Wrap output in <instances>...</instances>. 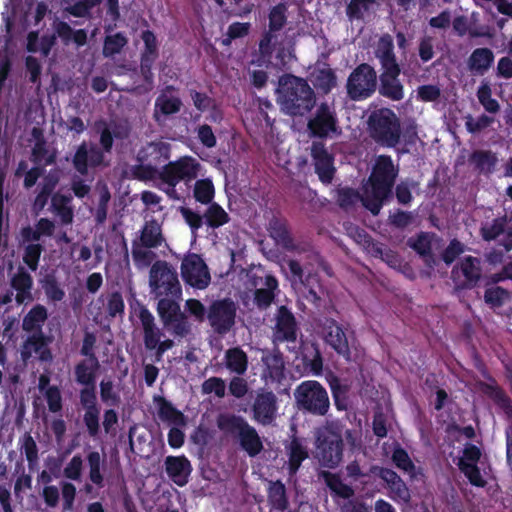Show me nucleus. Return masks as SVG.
<instances>
[{
  "label": "nucleus",
  "mask_w": 512,
  "mask_h": 512,
  "mask_svg": "<svg viewBox=\"0 0 512 512\" xmlns=\"http://www.w3.org/2000/svg\"><path fill=\"white\" fill-rule=\"evenodd\" d=\"M182 101L179 97H169L165 93H161L155 100L154 118L159 121V114L169 116L180 111Z\"/></svg>",
  "instance_id": "obj_42"
},
{
  "label": "nucleus",
  "mask_w": 512,
  "mask_h": 512,
  "mask_svg": "<svg viewBox=\"0 0 512 512\" xmlns=\"http://www.w3.org/2000/svg\"><path fill=\"white\" fill-rule=\"evenodd\" d=\"M375 56L379 60L382 70L400 68L394 53L393 38L389 34H384L379 38Z\"/></svg>",
  "instance_id": "obj_28"
},
{
  "label": "nucleus",
  "mask_w": 512,
  "mask_h": 512,
  "mask_svg": "<svg viewBox=\"0 0 512 512\" xmlns=\"http://www.w3.org/2000/svg\"><path fill=\"white\" fill-rule=\"evenodd\" d=\"M184 282L197 289H205L211 281L208 266L199 254L188 253L181 263Z\"/></svg>",
  "instance_id": "obj_14"
},
{
  "label": "nucleus",
  "mask_w": 512,
  "mask_h": 512,
  "mask_svg": "<svg viewBox=\"0 0 512 512\" xmlns=\"http://www.w3.org/2000/svg\"><path fill=\"white\" fill-rule=\"evenodd\" d=\"M47 318V309L37 304L24 316L22 327L27 332H42V326Z\"/></svg>",
  "instance_id": "obj_39"
},
{
  "label": "nucleus",
  "mask_w": 512,
  "mask_h": 512,
  "mask_svg": "<svg viewBox=\"0 0 512 512\" xmlns=\"http://www.w3.org/2000/svg\"><path fill=\"white\" fill-rule=\"evenodd\" d=\"M511 296V292L506 288L498 285H489V283H487L483 298L489 308L498 311L511 301Z\"/></svg>",
  "instance_id": "obj_34"
},
{
  "label": "nucleus",
  "mask_w": 512,
  "mask_h": 512,
  "mask_svg": "<svg viewBox=\"0 0 512 512\" xmlns=\"http://www.w3.org/2000/svg\"><path fill=\"white\" fill-rule=\"evenodd\" d=\"M399 174L389 155H379L372 167L367 181L362 187V205L374 216L378 215L384 205L393 195V187Z\"/></svg>",
  "instance_id": "obj_1"
},
{
  "label": "nucleus",
  "mask_w": 512,
  "mask_h": 512,
  "mask_svg": "<svg viewBox=\"0 0 512 512\" xmlns=\"http://www.w3.org/2000/svg\"><path fill=\"white\" fill-rule=\"evenodd\" d=\"M201 170V164L192 156H182L175 161H169L161 168L160 181L163 184L186 185L195 180Z\"/></svg>",
  "instance_id": "obj_9"
},
{
  "label": "nucleus",
  "mask_w": 512,
  "mask_h": 512,
  "mask_svg": "<svg viewBox=\"0 0 512 512\" xmlns=\"http://www.w3.org/2000/svg\"><path fill=\"white\" fill-rule=\"evenodd\" d=\"M11 286L17 291L15 299L18 304H22L25 300L31 299L33 279L23 267H20L18 272L12 277Z\"/></svg>",
  "instance_id": "obj_35"
},
{
  "label": "nucleus",
  "mask_w": 512,
  "mask_h": 512,
  "mask_svg": "<svg viewBox=\"0 0 512 512\" xmlns=\"http://www.w3.org/2000/svg\"><path fill=\"white\" fill-rule=\"evenodd\" d=\"M268 231L278 245L287 250L294 248V241L285 219L273 216L269 221Z\"/></svg>",
  "instance_id": "obj_32"
},
{
  "label": "nucleus",
  "mask_w": 512,
  "mask_h": 512,
  "mask_svg": "<svg viewBox=\"0 0 512 512\" xmlns=\"http://www.w3.org/2000/svg\"><path fill=\"white\" fill-rule=\"evenodd\" d=\"M334 405L338 411H345L348 408L349 387L335 375L328 380Z\"/></svg>",
  "instance_id": "obj_45"
},
{
  "label": "nucleus",
  "mask_w": 512,
  "mask_h": 512,
  "mask_svg": "<svg viewBox=\"0 0 512 512\" xmlns=\"http://www.w3.org/2000/svg\"><path fill=\"white\" fill-rule=\"evenodd\" d=\"M79 400L84 410L83 424L88 435L96 439L101 433V407L98 404L96 385L83 387L79 392Z\"/></svg>",
  "instance_id": "obj_12"
},
{
  "label": "nucleus",
  "mask_w": 512,
  "mask_h": 512,
  "mask_svg": "<svg viewBox=\"0 0 512 512\" xmlns=\"http://www.w3.org/2000/svg\"><path fill=\"white\" fill-rule=\"evenodd\" d=\"M160 173L161 169H158L145 162H139V164L134 165L132 168V174L134 178L140 181H150L155 179L160 180Z\"/></svg>",
  "instance_id": "obj_60"
},
{
  "label": "nucleus",
  "mask_w": 512,
  "mask_h": 512,
  "mask_svg": "<svg viewBox=\"0 0 512 512\" xmlns=\"http://www.w3.org/2000/svg\"><path fill=\"white\" fill-rule=\"evenodd\" d=\"M40 284L48 300L52 302H60L65 297V291L61 287L54 273L46 274Z\"/></svg>",
  "instance_id": "obj_47"
},
{
  "label": "nucleus",
  "mask_w": 512,
  "mask_h": 512,
  "mask_svg": "<svg viewBox=\"0 0 512 512\" xmlns=\"http://www.w3.org/2000/svg\"><path fill=\"white\" fill-rule=\"evenodd\" d=\"M261 361L264 365L263 376L272 383L284 378L285 362L283 354L278 349L263 353Z\"/></svg>",
  "instance_id": "obj_24"
},
{
  "label": "nucleus",
  "mask_w": 512,
  "mask_h": 512,
  "mask_svg": "<svg viewBox=\"0 0 512 512\" xmlns=\"http://www.w3.org/2000/svg\"><path fill=\"white\" fill-rule=\"evenodd\" d=\"M277 102L284 114L298 117L306 115L313 109L316 96L307 80L286 74L279 80Z\"/></svg>",
  "instance_id": "obj_2"
},
{
  "label": "nucleus",
  "mask_w": 512,
  "mask_h": 512,
  "mask_svg": "<svg viewBox=\"0 0 512 512\" xmlns=\"http://www.w3.org/2000/svg\"><path fill=\"white\" fill-rule=\"evenodd\" d=\"M420 257H432V235L428 232H420L416 237H411L407 242Z\"/></svg>",
  "instance_id": "obj_50"
},
{
  "label": "nucleus",
  "mask_w": 512,
  "mask_h": 512,
  "mask_svg": "<svg viewBox=\"0 0 512 512\" xmlns=\"http://www.w3.org/2000/svg\"><path fill=\"white\" fill-rule=\"evenodd\" d=\"M252 419L263 425H271L277 417L278 398L268 389L261 388L256 392L251 405Z\"/></svg>",
  "instance_id": "obj_16"
},
{
  "label": "nucleus",
  "mask_w": 512,
  "mask_h": 512,
  "mask_svg": "<svg viewBox=\"0 0 512 512\" xmlns=\"http://www.w3.org/2000/svg\"><path fill=\"white\" fill-rule=\"evenodd\" d=\"M484 392L508 417L512 418V400L500 386L496 383L486 384Z\"/></svg>",
  "instance_id": "obj_46"
},
{
  "label": "nucleus",
  "mask_w": 512,
  "mask_h": 512,
  "mask_svg": "<svg viewBox=\"0 0 512 512\" xmlns=\"http://www.w3.org/2000/svg\"><path fill=\"white\" fill-rule=\"evenodd\" d=\"M370 137L379 145L396 147L401 140V124L396 113L390 108L373 110L367 120Z\"/></svg>",
  "instance_id": "obj_5"
},
{
  "label": "nucleus",
  "mask_w": 512,
  "mask_h": 512,
  "mask_svg": "<svg viewBox=\"0 0 512 512\" xmlns=\"http://www.w3.org/2000/svg\"><path fill=\"white\" fill-rule=\"evenodd\" d=\"M458 467L461 472L465 475L471 485L484 488L487 484L486 480L482 477L481 472L477 464L469 463L464 460H460Z\"/></svg>",
  "instance_id": "obj_57"
},
{
  "label": "nucleus",
  "mask_w": 512,
  "mask_h": 512,
  "mask_svg": "<svg viewBox=\"0 0 512 512\" xmlns=\"http://www.w3.org/2000/svg\"><path fill=\"white\" fill-rule=\"evenodd\" d=\"M377 73L368 63L356 66L346 82V93L353 101H362L370 98L377 89Z\"/></svg>",
  "instance_id": "obj_8"
},
{
  "label": "nucleus",
  "mask_w": 512,
  "mask_h": 512,
  "mask_svg": "<svg viewBox=\"0 0 512 512\" xmlns=\"http://www.w3.org/2000/svg\"><path fill=\"white\" fill-rule=\"evenodd\" d=\"M218 428L225 434L237 440L241 449L250 457L259 455L264 446L256 428L236 414H221L217 419Z\"/></svg>",
  "instance_id": "obj_3"
},
{
  "label": "nucleus",
  "mask_w": 512,
  "mask_h": 512,
  "mask_svg": "<svg viewBox=\"0 0 512 512\" xmlns=\"http://www.w3.org/2000/svg\"><path fill=\"white\" fill-rule=\"evenodd\" d=\"M307 127L312 137L320 139L341 133L337 114L327 103H321L318 106L314 116L309 119Z\"/></svg>",
  "instance_id": "obj_13"
},
{
  "label": "nucleus",
  "mask_w": 512,
  "mask_h": 512,
  "mask_svg": "<svg viewBox=\"0 0 512 512\" xmlns=\"http://www.w3.org/2000/svg\"><path fill=\"white\" fill-rule=\"evenodd\" d=\"M400 68L383 70L379 76L378 92L381 96L392 100L400 101L404 98V86L399 80Z\"/></svg>",
  "instance_id": "obj_22"
},
{
  "label": "nucleus",
  "mask_w": 512,
  "mask_h": 512,
  "mask_svg": "<svg viewBox=\"0 0 512 512\" xmlns=\"http://www.w3.org/2000/svg\"><path fill=\"white\" fill-rule=\"evenodd\" d=\"M128 40L122 32L107 35L104 39L103 54L105 57H112L121 52Z\"/></svg>",
  "instance_id": "obj_54"
},
{
  "label": "nucleus",
  "mask_w": 512,
  "mask_h": 512,
  "mask_svg": "<svg viewBox=\"0 0 512 512\" xmlns=\"http://www.w3.org/2000/svg\"><path fill=\"white\" fill-rule=\"evenodd\" d=\"M288 268L292 276L296 279H298L306 288H308L309 294L315 299H320L319 294L317 291L310 285L311 281H318L316 279V276L308 275L305 279L304 272L301 264L297 260H289L288 261Z\"/></svg>",
  "instance_id": "obj_53"
},
{
  "label": "nucleus",
  "mask_w": 512,
  "mask_h": 512,
  "mask_svg": "<svg viewBox=\"0 0 512 512\" xmlns=\"http://www.w3.org/2000/svg\"><path fill=\"white\" fill-rule=\"evenodd\" d=\"M86 460L89 468V480L98 488H103V469L105 466V457L102 456L98 451H90L86 456Z\"/></svg>",
  "instance_id": "obj_37"
},
{
  "label": "nucleus",
  "mask_w": 512,
  "mask_h": 512,
  "mask_svg": "<svg viewBox=\"0 0 512 512\" xmlns=\"http://www.w3.org/2000/svg\"><path fill=\"white\" fill-rule=\"evenodd\" d=\"M226 368L237 375H244L248 369V356L241 347H232L225 352Z\"/></svg>",
  "instance_id": "obj_36"
},
{
  "label": "nucleus",
  "mask_w": 512,
  "mask_h": 512,
  "mask_svg": "<svg viewBox=\"0 0 512 512\" xmlns=\"http://www.w3.org/2000/svg\"><path fill=\"white\" fill-rule=\"evenodd\" d=\"M193 197L203 205L214 202L215 187L212 180L209 178L196 180L193 187Z\"/></svg>",
  "instance_id": "obj_48"
},
{
  "label": "nucleus",
  "mask_w": 512,
  "mask_h": 512,
  "mask_svg": "<svg viewBox=\"0 0 512 512\" xmlns=\"http://www.w3.org/2000/svg\"><path fill=\"white\" fill-rule=\"evenodd\" d=\"M379 478L386 483L389 497L397 503H408L411 499L409 488L403 479L392 469L380 467Z\"/></svg>",
  "instance_id": "obj_21"
},
{
  "label": "nucleus",
  "mask_w": 512,
  "mask_h": 512,
  "mask_svg": "<svg viewBox=\"0 0 512 512\" xmlns=\"http://www.w3.org/2000/svg\"><path fill=\"white\" fill-rule=\"evenodd\" d=\"M315 457L321 466L335 469L343 459V435L340 425L331 422L316 431Z\"/></svg>",
  "instance_id": "obj_4"
},
{
  "label": "nucleus",
  "mask_w": 512,
  "mask_h": 512,
  "mask_svg": "<svg viewBox=\"0 0 512 512\" xmlns=\"http://www.w3.org/2000/svg\"><path fill=\"white\" fill-rule=\"evenodd\" d=\"M237 305L231 298L213 301L207 313V319L213 331L225 335L235 325Z\"/></svg>",
  "instance_id": "obj_11"
},
{
  "label": "nucleus",
  "mask_w": 512,
  "mask_h": 512,
  "mask_svg": "<svg viewBox=\"0 0 512 512\" xmlns=\"http://www.w3.org/2000/svg\"><path fill=\"white\" fill-rule=\"evenodd\" d=\"M171 146L163 141H153L143 146L137 154L138 162H145L158 169H161L169 160Z\"/></svg>",
  "instance_id": "obj_20"
},
{
  "label": "nucleus",
  "mask_w": 512,
  "mask_h": 512,
  "mask_svg": "<svg viewBox=\"0 0 512 512\" xmlns=\"http://www.w3.org/2000/svg\"><path fill=\"white\" fill-rule=\"evenodd\" d=\"M20 442L21 452L25 455L29 468L33 469L39 459L36 441L29 432H26L20 439Z\"/></svg>",
  "instance_id": "obj_55"
},
{
  "label": "nucleus",
  "mask_w": 512,
  "mask_h": 512,
  "mask_svg": "<svg viewBox=\"0 0 512 512\" xmlns=\"http://www.w3.org/2000/svg\"><path fill=\"white\" fill-rule=\"evenodd\" d=\"M154 402L157 404L158 418L169 425L185 426L186 417L169 400L163 396H154Z\"/></svg>",
  "instance_id": "obj_27"
},
{
  "label": "nucleus",
  "mask_w": 512,
  "mask_h": 512,
  "mask_svg": "<svg viewBox=\"0 0 512 512\" xmlns=\"http://www.w3.org/2000/svg\"><path fill=\"white\" fill-rule=\"evenodd\" d=\"M150 286L157 295L178 298L182 293L177 273L165 261H157L152 265Z\"/></svg>",
  "instance_id": "obj_10"
},
{
  "label": "nucleus",
  "mask_w": 512,
  "mask_h": 512,
  "mask_svg": "<svg viewBox=\"0 0 512 512\" xmlns=\"http://www.w3.org/2000/svg\"><path fill=\"white\" fill-rule=\"evenodd\" d=\"M268 20L269 31H281L287 23V6L284 3L273 6L269 11Z\"/></svg>",
  "instance_id": "obj_52"
},
{
  "label": "nucleus",
  "mask_w": 512,
  "mask_h": 512,
  "mask_svg": "<svg viewBox=\"0 0 512 512\" xmlns=\"http://www.w3.org/2000/svg\"><path fill=\"white\" fill-rule=\"evenodd\" d=\"M150 249L151 248H146L142 244H139L136 240L133 241L131 254L136 266L148 267L152 264L156 258V254Z\"/></svg>",
  "instance_id": "obj_56"
},
{
  "label": "nucleus",
  "mask_w": 512,
  "mask_h": 512,
  "mask_svg": "<svg viewBox=\"0 0 512 512\" xmlns=\"http://www.w3.org/2000/svg\"><path fill=\"white\" fill-rule=\"evenodd\" d=\"M316 86L324 93H329L337 84V78L332 69H322L315 79Z\"/></svg>",
  "instance_id": "obj_64"
},
{
  "label": "nucleus",
  "mask_w": 512,
  "mask_h": 512,
  "mask_svg": "<svg viewBox=\"0 0 512 512\" xmlns=\"http://www.w3.org/2000/svg\"><path fill=\"white\" fill-rule=\"evenodd\" d=\"M157 311L166 327L170 326L171 320L183 313L180 305L174 299L162 298L158 301Z\"/></svg>",
  "instance_id": "obj_51"
},
{
  "label": "nucleus",
  "mask_w": 512,
  "mask_h": 512,
  "mask_svg": "<svg viewBox=\"0 0 512 512\" xmlns=\"http://www.w3.org/2000/svg\"><path fill=\"white\" fill-rule=\"evenodd\" d=\"M494 52L487 47L476 48L467 59V67L474 76H483L493 66Z\"/></svg>",
  "instance_id": "obj_25"
},
{
  "label": "nucleus",
  "mask_w": 512,
  "mask_h": 512,
  "mask_svg": "<svg viewBox=\"0 0 512 512\" xmlns=\"http://www.w3.org/2000/svg\"><path fill=\"white\" fill-rule=\"evenodd\" d=\"M72 163L79 174L87 175L89 167L96 168L104 163V153L96 145L88 147L86 142H82L73 156Z\"/></svg>",
  "instance_id": "obj_19"
},
{
  "label": "nucleus",
  "mask_w": 512,
  "mask_h": 512,
  "mask_svg": "<svg viewBox=\"0 0 512 512\" xmlns=\"http://www.w3.org/2000/svg\"><path fill=\"white\" fill-rule=\"evenodd\" d=\"M511 220L507 214L494 218L490 223L482 225L480 228V235L484 241L491 242L497 240L502 234H506V227Z\"/></svg>",
  "instance_id": "obj_40"
},
{
  "label": "nucleus",
  "mask_w": 512,
  "mask_h": 512,
  "mask_svg": "<svg viewBox=\"0 0 512 512\" xmlns=\"http://www.w3.org/2000/svg\"><path fill=\"white\" fill-rule=\"evenodd\" d=\"M308 450L302 442L294 437L288 446V471L290 475H295L302 462L308 458Z\"/></svg>",
  "instance_id": "obj_38"
},
{
  "label": "nucleus",
  "mask_w": 512,
  "mask_h": 512,
  "mask_svg": "<svg viewBox=\"0 0 512 512\" xmlns=\"http://www.w3.org/2000/svg\"><path fill=\"white\" fill-rule=\"evenodd\" d=\"M376 0H351L346 7V14L349 19H362L365 12H369Z\"/></svg>",
  "instance_id": "obj_59"
},
{
  "label": "nucleus",
  "mask_w": 512,
  "mask_h": 512,
  "mask_svg": "<svg viewBox=\"0 0 512 512\" xmlns=\"http://www.w3.org/2000/svg\"><path fill=\"white\" fill-rule=\"evenodd\" d=\"M265 286L266 288H259L254 292V303L261 310L268 308L274 301V290L278 287V281L274 276L268 275L265 277Z\"/></svg>",
  "instance_id": "obj_41"
},
{
  "label": "nucleus",
  "mask_w": 512,
  "mask_h": 512,
  "mask_svg": "<svg viewBox=\"0 0 512 512\" xmlns=\"http://www.w3.org/2000/svg\"><path fill=\"white\" fill-rule=\"evenodd\" d=\"M208 207L203 214L204 223L212 229H217L229 223V214L217 202L207 204Z\"/></svg>",
  "instance_id": "obj_43"
},
{
  "label": "nucleus",
  "mask_w": 512,
  "mask_h": 512,
  "mask_svg": "<svg viewBox=\"0 0 512 512\" xmlns=\"http://www.w3.org/2000/svg\"><path fill=\"white\" fill-rule=\"evenodd\" d=\"M465 245L458 239H452L441 253V259L446 265H451L465 251Z\"/></svg>",
  "instance_id": "obj_63"
},
{
  "label": "nucleus",
  "mask_w": 512,
  "mask_h": 512,
  "mask_svg": "<svg viewBox=\"0 0 512 512\" xmlns=\"http://www.w3.org/2000/svg\"><path fill=\"white\" fill-rule=\"evenodd\" d=\"M299 411L315 417H324L330 410V399L325 387L316 380H305L294 390Z\"/></svg>",
  "instance_id": "obj_7"
},
{
  "label": "nucleus",
  "mask_w": 512,
  "mask_h": 512,
  "mask_svg": "<svg viewBox=\"0 0 512 512\" xmlns=\"http://www.w3.org/2000/svg\"><path fill=\"white\" fill-rule=\"evenodd\" d=\"M298 322L291 310L281 305L275 316L273 338L275 343L296 342L298 336Z\"/></svg>",
  "instance_id": "obj_17"
},
{
  "label": "nucleus",
  "mask_w": 512,
  "mask_h": 512,
  "mask_svg": "<svg viewBox=\"0 0 512 512\" xmlns=\"http://www.w3.org/2000/svg\"><path fill=\"white\" fill-rule=\"evenodd\" d=\"M497 161L498 159L496 154L490 150H476L470 156V162L480 172H492L495 165L497 164Z\"/></svg>",
  "instance_id": "obj_49"
},
{
  "label": "nucleus",
  "mask_w": 512,
  "mask_h": 512,
  "mask_svg": "<svg viewBox=\"0 0 512 512\" xmlns=\"http://www.w3.org/2000/svg\"><path fill=\"white\" fill-rule=\"evenodd\" d=\"M43 251L41 244L33 243L28 244L24 249L23 262L28 266L31 271H36L39 265V260Z\"/></svg>",
  "instance_id": "obj_62"
},
{
  "label": "nucleus",
  "mask_w": 512,
  "mask_h": 512,
  "mask_svg": "<svg viewBox=\"0 0 512 512\" xmlns=\"http://www.w3.org/2000/svg\"><path fill=\"white\" fill-rule=\"evenodd\" d=\"M73 197L71 194L56 192L51 197V211L60 218L62 225H71L74 219V210L71 205Z\"/></svg>",
  "instance_id": "obj_29"
},
{
  "label": "nucleus",
  "mask_w": 512,
  "mask_h": 512,
  "mask_svg": "<svg viewBox=\"0 0 512 512\" xmlns=\"http://www.w3.org/2000/svg\"><path fill=\"white\" fill-rule=\"evenodd\" d=\"M164 464L168 477L177 486L183 487L188 483L192 466L185 456H167Z\"/></svg>",
  "instance_id": "obj_23"
},
{
  "label": "nucleus",
  "mask_w": 512,
  "mask_h": 512,
  "mask_svg": "<svg viewBox=\"0 0 512 512\" xmlns=\"http://www.w3.org/2000/svg\"><path fill=\"white\" fill-rule=\"evenodd\" d=\"M165 242L161 224L156 219L144 223L139 237V244L146 248H158Z\"/></svg>",
  "instance_id": "obj_30"
},
{
  "label": "nucleus",
  "mask_w": 512,
  "mask_h": 512,
  "mask_svg": "<svg viewBox=\"0 0 512 512\" xmlns=\"http://www.w3.org/2000/svg\"><path fill=\"white\" fill-rule=\"evenodd\" d=\"M481 273L480 259L466 256L452 268L451 279L457 290L472 289L480 281Z\"/></svg>",
  "instance_id": "obj_15"
},
{
  "label": "nucleus",
  "mask_w": 512,
  "mask_h": 512,
  "mask_svg": "<svg viewBox=\"0 0 512 512\" xmlns=\"http://www.w3.org/2000/svg\"><path fill=\"white\" fill-rule=\"evenodd\" d=\"M362 194L353 188L344 187L337 190L336 201L337 204L343 208L348 209L353 207L359 200L361 201Z\"/></svg>",
  "instance_id": "obj_61"
},
{
  "label": "nucleus",
  "mask_w": 512,
  "mask_h": 512,
  "mask_svg": "<svg viewBox=\"0 0 512 512\" xmlns=\"http://www.w3.org/2000/svg\"><path fill=\"white\" fill-rule=\"evenodd\" d=\"M323 477L326 486L334 496L342 499H350L354 496L353 488L344 483L338 474L324 472Z\"/></svg>",
  "instance_id": "obj_44"
},
{
  "label": "nucleus",
  "mask_w": 512,
  "mask_h": 512,
  "mask_svg": "<svg viewBox=\"0 0 512 512\" xmlns=\"http://www.w3.org/2000/svg\"><path fill=\"white\" fill-rule=\"evenodd\" d=\"M100 368L99 360L84 359L74 367L75 380L78 384L87 387L96 385V375Z\"/></svg>",
  "instance_id": "obj_33"
},
{
  "label": "nucleus",
  "mask_w": 512,
  "mask_h": 512,
  "mask_svg": "<svg viewBox=\"0 0 512 512\" xmlns=\"http://www.w3.org/2000/svg\"><path fill=\"white\" fill-rule=\"evenodd\" d=\"M391 459L398 469L414 474L415 464L411 460L408 452L401 446L394 448Z\"/></svg>",
  "instance_id": "obj_58"
},
{
  "label": "nucleus",
  "mask_w": 512,
  "mask_h": 512,
  "mask_svg": "<svg viewBox=\"0 0 512 512\" xmlns=\"http://www.w3.org/2000/svg\"><path fill=\"white\" fill-rule=\"evenodd\" d=\"M267 502L271 512H284L289 507L286 487L280 480L269 482Z\"/></svg>",
  "instance_id": "obj_31"
},
{
  "label": "nucleus",
  "mask_w": 512,
  "mask_h": 512,
  "mask_svg": "<svg viewBox=\"0 0 512 512\" xmlns=\"http://www.w3.org/2000/svg\"><path fill=\"white\" fill-rule=\"evenodd\" d=\"M311 157L315 173L323 184H330L335 176L334 156L321 141H313Z\"/></svg>",
  "instance_id": "obj_18"
},
{
  "label": "nucleus",
  "mask_w": 512,
  "mask_h": 512,
  "mask_svg": "<svg viewBox=\"0 0 512 512\" xmlns=\"http://www.w3.org/2000/svg\"><path fill=\"white\" fill-rule=\"evenodd\" d=\"M325 343L346 362H355L359 357V343L355 332L344 327L333 318H325L322 324Z\"/></svg>",
  "instance_id": "obj_6"
},
{
  "label": "nucleus",
  "mask_w": 512,
  "mask_h": 512,
  "mask_svg": "<svg viewBox=\"0 0 512 512\" xmlns=\"http://www.w3.org/2000/svg\"><path fill=\"white\" fill-rule=\"evenodd\" d=\"M139 319L143 328L144 346L147 350L153 351L161 340L162 332L156 326L153 314L146 307L140 309Z\"/></svg>",
  "instance_id": "obj_26"
}]
</instances>
